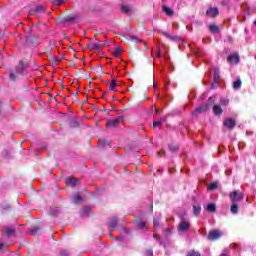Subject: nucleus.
<instances>
[{
	"mask_svg": "<svg viewBox=\"0 0 256 256\" xmlns=\"http://www.w3.org/2000/svg\"><path fill=\"white\" fill-rule=\"evenodd\" d=\"M190 227H191V224L188 221L183 220L180 222L178 229L179 231H188Z\"/></svg>",
	"mask_w": 256,
	"mask_h": 256,
	"instance_id": "0eeeda50",
	"label": "nucleus"
},
{
	"mask_svg": "<svg viewBox=\"0 0 256 256\" xmlns=\"http://www.w3.org/2000/svg\"><path fill=\"white\" fill-rule=\"evenodd\" d=\"M231 213L237 215L239 213V206L236 203H233L230 208Z\"/></svg>",
	"mask_w": 256,
	"mask_h": 256,
	"instance_id": "2eb2a0df",
	"label": "nucleus"
},
{
	"mask_svg": "<svg viewBox=\"0 0 256 256\" xmlns=\"http://www.w3.org/2000/svg\"><path fill=\"white\" fill-rule=\"evenodd\" d=\"M140 42H141V43H144V45H145V41H143V40H140Z\"/></svg>",
	"mask_w": 256,
	"mask_h": 256,
	"instance_id": "ea45409f",
	"label": "nucleus"
},
{
	"mask_svg": "<svg viewBox=\"0 0 256 256\" xmlns=\"http://www.w3.org/2000/svg\"><path fill=\"white\" fill-rule=\"evenodd\" d=\"M207 109H209V105L204 104V105L196 108V113H205V111H207Z\"/></svg>",
	"mask_w": 256,
	"mask_h": 256,
	"instance_id": "ddd939ff",
	"label": "nucleus"
},
{
	"mask_svg": "<svg viewBox=\"0 0 256 256\" xmlns=\"http://www.w3.org/2000/svg\"><path fill=\"white\" fill-rule=\"evenodd\" d=\"M153 127H161V121L154 122Z\"/></svg>",
	"mask_w": 256,
	"mask_h": 256,
	"instance_id": "72a5a7b5",
	"label": "nucleus"
},
{
	"mask_svg": "<svg viewBox=\"0 0 256 256\" xmlns=\"http://www.w3.org/2000/svg\"><path fill=\"white\" fill-rule=\"evenodd\" d=\"M94 49H101V45L94 44Z\"/></svg>",
	"mask_w": 256,
	"mask_h": 256,
	"instance_id": "c9c22d12",
	"label": "nucleus"
},
{
	"mask_svg": "<svg viewBox=\"0 0 256 256\" xmlns=\"http://www.w3.org/2000/svg\"><path fill=\"white\" fill-rule=\"evenodd\" d=\"M25 69H27V65H25V62H23V60H20L18 66L16 67V75H23Z\"/></svg>",
	"mask_w": 256,
	"mask_h": 256,
	"instance_id": "20e7f679",
	"label": "nucleus"
},
{
	"mask_svg": "<svg viewBox=\"0 0 256 256\" xmlns=\"http://www.w3.org/2000/svg\"><path fill=\"white\" fill-rule=\"evenodd\" d=\"M217 187H219L217 182H214V183H211V184L208 185L209 191H213V190L217 189Z\"/></svg>",
	"mask_w": 256,
	"mask_h": 256,
	"instance_id": "4be33fe9",
	"label": "nucleus"
},
{
	"mask_svg": "<svg viewBox=\"0 0 256 256\" xmlns=\"http://www.w3.org/2000/svg\"><path fill=\"white\" fill-rule=\"evenodd\" d=\"M159 155H160V157L163 156V155H165V151L161 150V151L159 152Z\"/></svg>",
	"mask_w": 256,
	"mask_h": 256,
	"instance_id": "e433bc0d",
	"label": "nucleus"
},
{
	"mask_svg": "<svg viewBox=\"0 0 256 256\" xmlns=\"http://www.w3.org/2000/svg\"><path fill=\"white\" fill-rule=\"evenodd\" d=\"M169 149L170 151H172V153H175V151H177V146H173V145H169Z\"/></svg>",
	"mask_w": 256,
	"mask_h": 256,
	"instance_id": "2f4dec72",
	"label": "nucleus"
},
{
	"mask_svg": "<svg viewBox=\"0 0 256 256\" xmlns=\"http://www.w3.org/2000/svg\"><path fill=\"white\" fill-rule=\"evenodd\" d=\"M241 85H242L241 79L238 78L233 83V89H235V90L241 89Z\"/></svg>",
	"mask_w": 256,
	"mask_h": 256,
	"instance_id": "dca6fc26",
	"label": "nucleus"
},
{
	"mask_svg": "<svg viewBox=\"0 0 256 256\" xmlns=\"http://www.w3.org/2000/svg\"><path fill=\"white\" fill-rule=\"evenodd\" d=\"M17 72L10 74V81H15L17 79Z\"/></svg>",
	"mask_w": 256,
	"mask_h": 256,
	"instance_id": "cd10ccee",
	"label": "nucleus"
},
{
	"mask_svg": "<svg viewBox=\"0 0 256 256\" xmlns=\"http://www.w3.org/2000/svg\"><path fill=\"white\" fill-rule=\"evenodd\" d=\"M209 29H210L211 33H218L219 32V27L215 24H211L209 26Z\"/></svg>",
	"mask_w": 256,
	"mask_h": 256,
	"instance_id": "f3484780",
	"label": "nucleus"
},
{
	"mask_svg": "<svg viewBox=\"0 0 256 256\" xmlns=\"http://www.w3.org/2000/svg\"><path fill=\"white\" fill-rule=\"evenodd\" d=\"M63 1H64V0H52V3H53V5H58V6H60V5H63Z\"/></svg>",
	"mask_w": 256,
	"mask_h": 256,
	"instance_id": "a878e982",
	"label": "nucleus"
},
{
	"mask_svg": "<svg viewBox=\"0 0 256 256\" xmlns=\"http://www.w3.org/2000/svg\"><path fill=\"white\" fill-rule=\"evenodd\" d=\"M3 235L5 237H13L15 235V227L13 226H8L3 229Z\"/></svg>",
	"mask_w": 256,
	"mask_h": 256,
	"instance_id": "39448f33",
	"label": "nucleus"
},
{
	"mask_svg": "<svg viewBox=\"0 0 256 256\" xmlns=\"http://www.w3.org/2000/svg\"><path fill=\"white\" fill-rule=\"evenodd\" d=\"M66 21H73V18H67Z\"/></svg>",
	"mask_w": 256,
	"mask_h": 256,
	"instance_id": "58836bf2",
	"label": "nucleus"
},
{
	"mask_svg": "<svg viewBox=\"0 0 256 256\" xmlns=\"http://www.w3.org/2000/svg\"><path fill=\"white\" fill-rule=\"evenodd\" d=\"M193 209H194V215H199L201 213V205L199 204L193 205Z\"/></svg>",
	"mask_w": 256,
	"mask_h": 256,
	"instance_id": "a211bd4d",
	"label": "nucleus"
},
{
	"mask_svg": "<svg viewBox=\"0 0 256 256\" xmlns=\"http://www.w3.org/2000/svg\"><path fill=\"white\" fill-rule=\"evenodd\" d=\"M121 123V119H114V120H109L106 123V127H117Z\"/></svg>",
	"mask_w": 256,
	"mask_h": 256,
	"instance_id": "1a4fd4ad",
	"label": "nucleus"
},
{
	"mask_svg": "<svg viewBox=\"0 0 256 256\" xmlns=\"http://www.w3.org/2000/svg\"><path fill=\"white\" fill-rule=\"evenodd\" d=\"M163 11L164 13H166V15H169V16L173 15V10L167 6H163Z\"/></svg>",
	"mask_w": 256,
	"mask_h": 256,
	"instance_id": "6ab92c4d",
	"label": "nucleus"
},
{
	"mask_svg": "<svg viewBox=\"0 0 256 256\" xmlns=\"http://www.w3.org/2000/svg\"><path fill=\"white\" fill-rule=\"evenodd\" d=\"M163 35H165L167 39H170V41H177V36H171L167 32H164Z\"/></svg>",
	"mask_w": 256,
	"mask_h": 256,
	"instance_id": "b1692460",
	"label": "nucleus"
},
{
	"mask_svg": "<svg viewBox=\"0 0 256 256\" xmlns=\"http://www.w3.org/2000/svg\"><path fill=\"white\" fill-rule=\"evenodd\" d=\"M153 227H154L155 231H157V228L159 227V220L154 219V221H153Z\"/></svg>",
	"mask_w": 256,
	"mask_h": 256,
	"instance_id": "c85d7f7f",
	"label": "nucleus"
},
{
	"mask_svg": "<svg viewBox=\"0 0 256 256\" xmlns=\"http://www.w3.org/2000/svg\"><path fill=\"white\" fill-rule=\"evenodd\" d=\"M220 104L227 107L229 105V98H220Z\"/></svg>",
	"mask_w": 256,
	"mask_h": 256,
	"instance_id": "412c9836",
	"label": "nucleus"
},
{
	"mask_svg": "<svg viewBox=\"0 0 256 256\" xmlns=\"http://www.w3.org/2000/svg\"><path fill=\"white\" fill-rule=\"evenodd\" d=\"M206 211L209 213H215V211H217V206L214 203H210L206 206Z\"/></svg>",
	"mask_w": 256,
	"mask_h": 256,
	"instance_id": "f8f14e48",
	"label": "nucleus"
},
{
	"mask_svg": "<svg viewBox=\"0 0 256 256\" xmlns=\"http://www.w3.org/2000/svg\"><path fill=\"white\" fill-rule=\"evenodd\" d=\"M237 243H233L230 245V249H237Z\"/></svg>",
	"mask_w": 256,
	"mask_h": 256,
	"instance_id": "f704fd0d",
	"label": "nucleus"
},
{
	"mask_svg": "<svg viewBox=\"0 0 256 256\" xmlns=\"http://www.w3.org/2000/svg\"><path fill=\"white\" fill-rule=\"evenodd\" d=\"M138 226H140L142 229H147V223L144 222V221H140V222L138 223Z\"/></svg>",
	"mask_w": 256,
	"mask_h": 256,
	"instance_id": "bb28decb",
	"label": "nucleus"
},
{
	"mask_svg": "<svg viewBox=\"0 0 256 256\" xmlns=\"http://www.w3.org/2000/svg\"><path fill=\"white\" fill-rule=\"evenodd\" d=\"M237 125V122L233 118H226L224 120V127H227V129H235V126Z\"/></svg>",
	"mask_w": 256,
	"mask_h": 256,
	"instance_id": "f03ea898",
	"label": "nucleus"
},
{
	"mask_svg": "<svg viewBox=\"0 0 256 256\" xmlns=\"http://www.w3.org/2000/svg\"><path fill=\"white\" fill-rule=\"evenodd\" d=\"M229 198L232 203H239V201H243V194L239 190H234L229 194Z\"/></svg>",
	"mask_w": 256,
	"mask_h": 256,
	"instance_id": "f257e3e1",
	"label": "nucleus"
},
{
	"mask_svg": "<svg viewBox=\"0 0 256 256\" xmlns=\"http://www.w3.org/2000/svg\"><path fill=\"white\" fill-rule=\"evenodd\" d=\"M81 201H83V197H81L80 195L74 196L73 203H81Z\"/></svg>",
	"mask_w": 256,
	"mask_h": 256,
	"instance_id": "393cba45",
	"label": "nucleus"
},
{
	"mask_svg": "<svg viewBox=\"0 0 256 256\" xmlns=\"http://www.w3.org/2000/svg\"><path fill=\"white\" fill-rule=\"evenodd\" d=\"M156 57H157V58L161 57V52H158V53L156 54Z\"/></svg>",
	"mask_w": 256,
	"mask_h": 256,
	"instance_id": "4c0bfd02",
	"label": "nucleus"
},
{
	"mask_svg": "<svg viewBox=\"0 0 256 256\" xmlns=\"http://www.w3.org/2000/svg\"><path fill=\"white\" fill-rule=\"evenodd\" d=\"M119 84H117V80L115 78H111V82L109 85V90L110 91H115V87H117Z\"/></svg>",
	"mask_w": 256,
	"mask_h": 256,
	"instance_id": "4468645a",
	"label": "nucleus"
},
{
	"mask_svg": "<svg viewBox=\"0 0 256 256\" xmlns=\"http://www.w3.org/2000/svg\"><path fill=\"white\" fill-rule=\"evenodd\" d=\"M121 9H122L123 13H130V11L132 10L131 6H129V5H123L121 7Z\"/></svg>",
	"mask_w": 256,
	"mask_h": 256,
	"instance_id": "aec40b11",
	"label": "nucleus"
},
{
	"mask_svg": "<svg viewBox=\"0 0 256 256\" xmlns=\"http://www.w3.org/2000/svg\"><path fill=\"white\" fill-rule=\"evenodd\" d=\"M212 111H213L214 115H222L223 114V108H221V106L218 104L213 106Z\"/></svg>",
	"mask_w": 256,
	"mask_h": 256,
	"instance_id": "9d476101",
	"label": "nucleus"
},
{
	"mask_svg": "<svg viewBox=\"0 0 256 256\" xmlns=\"http://www.w3.org/2000/svg\"><path fill=\"white\" fill-rule=\"evenodd\" d=\"M113 55H114V57H119V55H121V49H116V50L113 52Z\"/></svg>",
	"mask_w": 256,
	"mask_h": 256,
	"instance_id": "7c9ffc66",
	"label": "nucleus"
},
{
	"mask_svg": "<svg viewBox=\"0 0 256 256\" xmlns=\"http://www.w3.org/2000/svg\"><path fill=\"white\" fill-rule=\"evenodd\" d=\"M109 227L113 228V227H117V220H113L110 224Z\"/></svg>",
	"mask_w": 256,
	"mask_h": 256,
	"instance_id": "473e14b6",
	"label": "nucleus"
},
{
	"mask_svg": "<svg viewBox=\"0 0 256 256\" xmlns=\"http://www.w3.org/2000/svg\"><path fill=\"white\" fill-rule=\"evenodd\" d=\"M154 237H155V239H157V235L156 234H154Z\"/></svg>",
	"mask_w": 256,
	"mask_h": 256,
	"instance_id": "79ce46f5",
	"label": "nucleus"
},
{
	"mask_svg": "<svg viewBox=\"0 0 256 256\" xmlns=\"http://www.w3.org/2000/svg\"><path fill=\"white\" fill-rule=\"evenodd\" d=\"M41 11H45V7L44 6H37L36 7V13H41Z\"/></svg>",
	"mask_w": 256,
	"mask_h": 256,
	"instance_id": "c756f323",
	"label": "nucleus"
},
{
	"mask_svg": "<svg viewBox=\"0 0 256 256\" xmlns=\"http://www.w3.org/2000/svg\"><path fill=\"white\" fill-rule=\"evenodd\" d=\"M206 15L208 17H217L219 15V9L218 8H210L206 11Z\"/></svg>",
	"mask_w": 256,
	"mask_h": 256,
	"instance_id": "6e6552de",
	"label": "nucleus"
},
{
	"mask_svg": "<svg viewBox=\"0 0 256 256\" xmlns=\"http://www.w3.org/2000/svg\"><path fill=\"white\" fill-rule=\"evenodd\" d=\"M186 256H201V253L195 250H191L186 254Z\"/></svg>",
	"mask_w": 256,
	"mask_h": 256,
	"instance_id": "5701e85b",
	"label": "nucleus"
},
{
	"mask_svg": "<svg viewBox=\"0 0 256 256\" xmlns=\"http://www.w3.org/2000/svg\"><path fill=\"white\" fill-rule=\"evenodd\" d=\"M61 256H67V255H65L63 252L61 253Z\"/></svg>",
	"mask_w": 256,
	"mask_h": 256,
	"instance_id": "a19ab883",
	"label": "nucleus"
},
{
	"mask_svg": "<svg viewBox=\"0 0 256 256\" xmlns=\"http://www.w3.org/2000/svg\"><path fill=\"white\" fill-rule=\"evenodd\" d=\"M227 61L228 63H230V65H237V63H239V55L237 54L229 55L227 57Z\"/></svg>",
	"mask_w": 256,
	"mask_h": 256,
	"instance_id": "423d86ee",
	"label": "nucleus"
},
{
	"mask_svg": "<svg viewBox=\"0 0 256 256\" xmlns=\"http://www.w3.org/2000/svg\"><path fill=\"white\" fill-rule=\"evenodd\" d=\"M78 180L76 178H68L66 179V184L68 185V187H75V185H77Z\"/></svg>",
	"mask_w": 256,
	"mask_h": 256,
	"instance_id": "9b49d317",
	"label": "nucleus"
},
{
	"mask_svg": "<svg viewBox=\"0 0 256 256\" xmlns=\"http://www.w3.org/2000/svg\"><path fill=\"white\" fill-rule=\"evenodd\" d=\"M223 235L219 230H212L208 234V239L210 241H216V239H219Z\"/></svg>",
	"mask_w": 256,
	"mask_h": 256,
	"instance_id": "7ed1b4c3",
	"label": "nucleus"
}]
</instances>
